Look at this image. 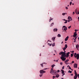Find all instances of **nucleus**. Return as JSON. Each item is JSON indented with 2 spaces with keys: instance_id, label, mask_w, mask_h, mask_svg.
<instances>
[{
  "instance_id": "f257e3e1",
  "label": "nucleus",
  "mask_w": 79,
  "mask_h": 79,
  "mask_svg": "<svg viewBox=\"0 0 79 79\" xmlns=\"http://www.w3.org/2000/svg\"><path fill=\"white\" fill-rule=\"evenodd\" d=\"M46 69H47V68L44 69L43 70H41L40 71V74H43L44 73H45L46 72L45 71H44V70H46Z\"/></svg>"
},
{
  "instance_id": "f03ea898",
  "label": "nucleus",
  "mask_w": 79,
  "mask_h": 79,
  "mask_svg": "<svg viewBox=\"0 0 79 79\" xmlns=\"http://www.w3.org/2000/svg\"><path fill=\"white\" fill-rule=\"evenodd\" d=\"M74 56L75 58H77V60H79V53H74Z\"/></svg>"
},
{
  "instance_id": "7ed1b4c3",
  "label": "nucleus",
  "mask_w": 79,
  "mask_h": 79,
  "mask_svg": "<svg viewBox=\"0 0 79 79\" xmlns=\"http://www.w3.org/2000/svg\"><path fill=\"white\" fill-rule=\"evenodd\" d=\"M60 58L61 59V60H62V61H65L66 59V56H61Z\"/></svg>"
},
{
  "instance_id": "20e7f679",
  "label": "nucleus",
  "mask_w": 79,
  "mask_h": 79,
  "mask_svg": "<svg viewBox=\"0 0 79 79\" xmlns=\"http://www.w3.org/2000/svg\"><path fill=\"white\" fill-rule=\"evenodd\" d=\"M67 48H68V45H67V44H66L65 45V47L62 48L63 49V50L64 51Z\"/></svg>"
},
{
  "instance_id": "39448f33",
  "label": "nucleus",
  "mask_w": 79,
  "mask_h": 79,
  "mask_svg": "<svg viewBox=\"0 0 79 79\" xmlns=\"http://www.w3.org/2000/svg\"><path fill=\"white\" fill-rule=\"evenodd\" d=\"M70 53V52H69L66 53V58H68L69 57V54Z\"/></svg>"
},
{
  "instance_id": "423d86ee",
  "label": "nucleus",
  "mask_w": 79,
  "mask_h": 79,
  "mask_svg": "<svg viewBox=\"0 0 79 79\" xmlns=\"http://www.w3.org/2000/svg\"><path fill=\"white\" fill-rule=\"evenodd\" d=\"M74 68H77V64H74L73 65Z\"/></svg>"
},
{
  "instance_id": "0eeeda50",
  "label": "nucleus",
  "mask_w": 79,
  "mask_h": 79,
  "mask_svg": "<svg viewBox=\"0 0 79 79\" xmlns=\"http://www.w3.org/2000/svg\"><path fill=\"white\" fill-rule=\"evenodd\" d=\"M63 28H64V31H66V30H67V28L66 27V26H63V27L62 29H63Z\"/></svg>"
},
{
  "instance_id": "6e6552de",
  "label": "nucleus",
  "mask_w": 79,
  "mask_h": 79,
  "mask_svg": "<svg viewBox=\"0 0 79 79\" xmlns=\"http://www.w3.org/2000/svg\"><path fill=\"white\" fill-rule=\"evenodd\" d=\"M69 61V60L68 59H67L66 60H65V62H64L65 64H67V65L68 64H69V63H67V62H68V61Z\"/></svg>"
},
{
  "instance_id": "1a4fd4ad",
  "label": "nucleus",
  "mask_w": 79,
  "mask_h": 79,
  "mask_svg": "<svg viewBox=\"0 0 79 79\" xmlns=\"http://www.w3.org/2000/svg\"><path fill=\"white\" fill-rule=\"evenodd\" d=\"M66 56V52H63L62 54L61 55V56Z\"/></svg>"
},
{
  "instance_id": "9d476101",
  "label": "nucleus",
  "mask_w": 79,
  "mask_h": 79,
  "mask_svg": "<svg viewBox=\"0 0 79 79\" xmlns=\"http://www.w3.org/2000/svg\"><path fill=\"white\" fill-rule=\"evenodd\" d=\"M68 19L70 20V21H72V18L70 16H69L68 17Z\"/></svg>"
},
{
  "instance_id": "9b49d317",
  "label": "nucleus",
  "mask_w": 79,
  "mask_h": 79,
  "mask_svg": "<svg viewBox=\"0 0 79 79\" xmlns=\"http://www.w3.org/2000/svg\"><path fill=\"white\" fill-rule=\"evenodd\" d=\"M53 68H52L51 69V70H50V73H53Z\"/></svg>"
},
{
  "instance_id": "f8f14e48",
  "label": "nucleus",
  "mask_w": 79,
  "mask_h": 79,
  "mask_svg": "<svg viewBox=\"0 0 79 79\" xmlns=\"http://www.w3.org/2000/svg\"><path fill=\"white\" fill-rule=\"evenodd\" d=\"M77 34L74 33L73 35V37H76L77 36Z\"/></svg>"
},
{
  "instance_id": "ddd939ff",
  "label": "nucleus",
  "mask_w": 79,
  "mask_h": 79,
  "mask_svg": "<svg viewBox=\"0 0 79 79\" xmlns=\"http://www.w3.org/2000/svg\"><path fill=\"white\" fill-rule=\"evenodd\" d=\"M76 48L77 50H79V44H77L76 46Z\"/></svg>"
},
{
  "instance_id": "4468645a",
  "label": "nucleus",
  "mask_w": 79,
  "mask_h": 79,
  "mask_svg": "<svg viewBox=\"0 0 79 79\" xmlns=\"http://www.w3.org/2000/svg\"><path fill=\"white\" fill-rule=\"evenodd\" d=\"M69 39V36H67L65 39V41H67Z\"/></svg>"
},
{
  "instance_id": "2eb2a0df",
  "label": "nucleus",
  "mask_w": 79,
  "mask_h": 79,
  "mask_svg": "<svg viewBox=\"0 0 79 79\" xmlns=\"http://www.w3.org/2000/svg\"><path fill=\"white\" fill-rule=\"evenodd\" d=\"M62 20H63L64 21H65V22H64V23L65 24H66V23H67V20L65 19H62Z\"/></svg>"
},
{
  "instance_id": "dca6fc26",
  "label": "nucleus",
  "mask_w": 79,
  "mask_h": 79,
  "mask_svg": "<svg viewBox=\"0 0 79 79\" xmlns=\"http://www.w3.org/2000/svg\"><path fill=\"white\" fill-rule=\"evenodd\" d=\"M57 31H58V29L56 28H54L53 29V31H54V32H57Z\"/></svg>"
},
{
  "instance_id": "f3484780",
  "label": "nucleus",
  "mask_w": 79,
  "mask_h": 79,
  "mask_svg": "<svg viewBox=\"0 0 79 79\" xmlns=\"http://www.w3.org/2000/svg\"><path fill=\"white\" fill-rule=\"evenodd\" d=\"M74 73L75 75V76H77V72H76V70H74Z\"/></svg>"
},
{
  "instance_id": "a211bd4d",
  "label": "nucleus",
  "mask_w": 79,
  "mask_h": 79,
  "mask_svg": "<svg viewBox=\"0 0 79 79\" xmlns=\"http://www.w3.org/2000/svg\"><path fill=\"white\" fill-rule=\"evenodd\" d=\"M61 73L62 74H63L64 73V71L63 70L61 69Z\"/></svg>"
},
{
  "instance_id": "6ab92c4d",
  "label": "nucleus",
  "mask_w": 79,
  "mask_h": 79,
  "mask_svg": "<svg viewBox=\"0 0 79 79\" xmlns=\"http://www.w3.org/2000/svg\"><path fill=\"white\" fill-rule=\"evenodd\" d=\"M74 78V79H77V76L75 75Z\"/></svg>"
},
{
  "instance_id": "aec40b11",
  "label": "nucleus",
  "mask_w": 79,
  "mask_h": 79,
  "mask_svg": "<svg viewBox=\"0 0 79 79\" xmlns=\"http://www.w3.org/2000/svg\"><path fill=\"white\" fill-rule=\"evenodd\" d=\"M59 76H60V75H59V74H57L56 76V77H57V78H58V77H59Z\"/></svg>"
},
{
  "instance_id": "412c9836",
  "label": "nucleus",
  "mask_w": 79,
  "mask_h": 79,
  "mask_svg": "<svg viewBox=\"0 0 79 79\" xmlns=\"http://www.w3.org/2000/svg\"><path fill=\"white\" fill-rule=\"evenodd\" d=\"M53 25H54V23H53L50 25V27H52V26H53Z\"/></svg>"
},
{
  "instance_id": "4be33fe9",
  "label": "nucleus",
  "mask_w": 79,
  "mask_h": 79,
  "mask_svg": "<svg viewBox=\"0 0 79 79\" xmlns=\"http://www.w3.org/2000/svg\"><path fill=\"white\" fill-rule=\"evenodd\" d=\"M56 73H57V71L56 70H55L53 71V73H54V74H56Z\"/></svg>"
},
{
  "instance_id": "5701e85b",
  "label": "nucleus",
  "mask_w": 79,
  "mask_h": 79,
  "mask_svg": "<svg viewBox=\"0 0 79 79\" xmlns=\"http://www.w3.org/2000/svg\"><path fill=\"white\" fill-rule=\"evenodd\" d=\"M57 37H61V35H60V34H58L57 35Z\"/></svg>"
},
{
  "instance_id": "b1692460",
  "label": "nucleus",
  "mask_w": 79,
  "mask_h": 79,
  "mask_svg": "<svg viewBox=\"0 0 79 79\" xmlns=\"http://www.w3.org/2000/svg\"><path fill=\"white\" fill-rule=\"evenodd\" d=\"M52 40H55V37H53L52 38Z\"/></svg>"
},
{
  "instance_id": "393cba45",
  "label": "nucleus",
  "mask_w": 79,
  "mask_h": 79,
  "mask_svg": "<svg viewBox=\"0 0 79 79\" xmlns=\"http://www.w3.org/2000/svg\"><path fill=\"white\" fill-rule=\"evenodd\" d=\"M63 53V52H61L59 53V55H62Z\"/></svg>"
},
{
  "instance_id": "a878e982",
  "label": "nucleus",
  "mask_w": 79,
  "mask_h": 79,
  "mask_svg": "<svg viewBox=\"0 0 79 79\" xmlns=\"http://www.w3.org/2000/svg\"><path fill=\"white\" fill-rule=\"evenodd\" d=\"M75 12L76 14H77V9H76L75 11Z\"/></svg>"
},
{
  "instance_id": "bb28decb",
  "label": "nucleus",
  "mask_w": 79,
  "mask_h": 79,
  "mask_svg": "<svg viewBox=\"0 0 79 79\" xmlns=\"http://www.w3.org/2000/svg\"><path fill=\"white\" fill-rule=\"evenodd\" d=\"M67 67H69V69H71V67H70V66H69V65H68L67 66Z\"/></svg>"
},
{
  "instance_id": "cd10ccee",
  "label": "nucleus",
  "mask_w": 79,
  "mask_h": 79,
  "mask_svg": "<svg viewBox=\"0 0 79 79\" xmlns=\"http://www.w3.org/2000/svg\"><path fill=\"white\" fill-rule=\"evenodd\" d=\"M43 76V74H40V76L41 77L42 76Z\"/></svg>"
},
{
  "instance_id": "c85d7f7f",
  "label": "nucleus",
  "mask_w": 79,
  "mask_h": 79,
  "mask_svg": "<svg viewBox=\"0 0 79 79\" xmlns=\"http://www.w3.org/2000/svg\"><path fill=\"white\" fill-rule=\"evenodd\" d=\"M55 66V65L53 64L51 66V67H52V68H53L54 66Z\"/></svg>"
},
{
  "instance_id": "c756f323",
  "label": "nucleus",
  "mask_w": 79,
  "mask_h": 79,
  "mask_svg": "<svg viewBox=\"0 0 79 79\" xmlns=\"http://www.w3.org/2000/svg\"><path fill=\"white\" fill-rule=\"evenodd\" d=\"M68 73H72V71H70V70L69 71Z\"/></svg>"
},
{
  "instance_id": "7c9ffc66",
  "label": "nucleus",
  "mask_w": 79,
  "mask_h": 79,
  "mask_svg": "<svg viewBox=\"0 0 79 79\" xmlns=\"http://www.w3.org/2000/svg\"><path fill=\"white\" fill-rule=\"evenodd\" d=\"M77 37H76L75 39L73 38V39H74V40H76V39H77Z\"/></svg>"
},
{
  "instance_id": "2f4dec72",
  "label": "nucleus",
  "mask_w": 79,
  "mask_h": 79,
  "mask_svg": "<svg viewBox=\"0 0 79 79\" xmlns=\"http://www.w3.org/2000/svg\"><path fill=\"white\" fill-rule=\"evenodd\" d=\"M71 57H73V54L72 53L71 54Z\"/></svg>"
},
{
  "instance_id": "473e14b6",
  "label": "nucleus",
  "mask_w": 79,
  "mask_h": 79,
  "mask_svg": "<svg viewBox=\"0 0 79 79\" xmlns=\"http://www.w3.org/2000/svg\"><path fill=\"white\" fill-rule=\"evenodd\" d=\"M40 65L42 67H44V65H43V64H41Z\"/></svg>"
},
{
  "instance_id": "72a5a7b5",
  "label": "nucleus",
  "mask_w": 79,
  "mask_h": 79,
  "mask_svg": "<svg viewBox=\"0 0 79 79\" xmlns=\"http://www.w3.org/2000/svg\"><path fill=\"white\" fill-rule=\"evenodd\" d=\"M62 15H63V16H64V15H65V13H63L62 14Z\"/></svg>"
},
{
  "instance_id": "f704fd0d",
  "label": "nucleus",
  "mask_w": 79,
  "mask_h": 79,
  "mask_svg": "<svg viewBox=\"0 0 79 79\" xmlns=\"http://www.w3.org/2000/svg\"><path fill=\"white\" fill-rule=\"evenodd\" d=\"M60 64L61 65H63V63L62 62H60Z\"/></svg>"
},
{
  "instance_id": "c9c22d12",
  "label": "nucleus",
  "mask_w": 79,
  "mask_h": 79,
  "mask_svg": "<svg viewBox=\"0 0 79 79\" xmlns=\"http://www.w3.org/2000/svg\"><path fill=\"white\" fill-rule=\"evenodd\" d=\"M62 76H63L64 75H65V73H62Z\"/></svg>"
},
{
  "instance_id": "e433bc0d",
  "label": "nucleus",
  "mask_w": 79,
  "mask_h": 79,
  "mask_svg": "<svg viewBox=\"0 0 79 79\" xmlns=\"http://www.w3.org/2000/svg\"><path fill=\"white\" fill-rule=\"evenodd\" d=\"M48 45H50L49 46H52V44H50L49 43H48Z\"/></svg>"
},
{
  "instance_id": "4c0bfd02",
  "label": "nucleus",
  "mask_w": 79,
  "mask_h": 79,
  "mask_svg": "<svg viewBox=\"0 0 79 79\" xmlns=\"http://www.w3.org/2000/svg\"><path fill=\"white\" fill-rule=\"evenodd\" d=\"M52 47H54V46H55V43H53L52 44Z\"/></svg>"
},
{
  "instance_id": "58836bf2",
  "label": "nucleus",
  "mask_w": 79,
  "mask_h": 79,
  "mask_svg": "<svg viewBox=\"0 0 79 79\" xmlns=\"http://www.w3.org/2000/svg\"><path fill=\"white\" fill-rule=\"evenodd\" d=\"M71 26H70L69 27H68L69 29V28H71Z\"/></svg>"
},
{
  "instance_id": "ea45409f",
  "label": "nucleus",
  "mask_w": 79,
  "mask_h": 79,
  "mask_svg": "<svg viewBox=\"0 0 79 79\" xmlns=\"http://www.w3.org/2000/svg\"><path fill=\"white\" fill-rule=\"evenodd\" d=\"M64 66L62 67V69H64Z\"/></svg>"
},
{
  "instance_id": "a19ab883",
  "label": "nucleus",
  "mask_w": 79,
  "mask_h": 79,
  "mask_svg": "<svg viewBox=\"0 0 79 79\" xmlns=\"http://www.w3.org/2000/svg\"><path fill=\"white\" fill-rule=\"evenodd\" d=\"M71 4H72V2H70V5H71Z\"/></svg>"
},
{
  "instance_id": "79ce46f5",
  "label": "nucleus",
  "mask_w": 79,
  "mask_h": 79,
  "mask_svg": "<svg viewBox=\"0 0 79 79\" xmlns=\"http://www.w3.org/2000/svg\"><path fill=\"white\" fill-rule=\"evenodd\" d=\"M54 61H56V62H58V60H54Z\"/></svg>"
},
{
  "instance_id": "37998d69",
  "label": "nucleus",
  "mask_w": 79,
  "mask_h": 79,
  "mask_svg": "<svg viewBox=\"0 0 79 79\" xmlns=\"http://www.w3.org/2000/svg\"><path fill=\"white\" fill-rule=\"evenodd\" d=\"M54 78H55V76H53V79H54Z\"/></svg>"
},
{
  "instance_id": "c03bdc74",
  "label": "nucleus",
  "mask_w": 79,
  "mask_h": 79,
  "mask_svg": "<svg viewBox=\"0 0 79 79\" xmlns=\"http://www.w3.org/2000/svg\"><path fill=\"white\" fill-rule=\"evenodd\" d=\"M42 64H47V63H45V62H43V63Z\"/></svg>"
},
{
  "instance_id": "a18cd8bd",
  "label": "nucleus",
  "mask_w": 79,
  "mask_h": 79,
  "mask_svg": "<svg viewBox=\"0 0 79 79\" xmlns=\"http://www.w3.org/2000/svg\"><path fill=\"white\" fill-rule=\"evenodd\" d=\"M74 63V61H73L72 62V63Z\"/></svg>"
},
{
  "instance_id": "49530a36",
  "label": "nucleus",
  "mask_w": 79,
  "mask_h": 79,
  "mask_svg": "<svg viewBox=\"0 0 79 79\" xmlns=\"http://www.w3.org/2000/svg\"><path fill=\"white\" fill-rule=\"evenodd\" d=\"M77 76H78V78H79V74H77Z\"/></svg>"
},
{
  "instance_id": "de8ad7c7",
  "label": "nucleus",
  "mask_w": 79,
  "mask_h": 79,
  "mask_svg": "<svg viewBox=\"0 0 79 79\" xmlns=\"http://www.w3.org/2000/svg\"><path fill=\"white\" fill-rule=\"evenodd\" d=\"M65 8L66 9V10H68V7H65Z\"/></svg>"
},
{
  "instance_id": "09e8293b",
  "label": "nucleus",
  "mask_w": 79,
  "mask_h": 79,
  "mask_svg": "<svg viewBox=\"0 0 79 79\" xmlns=\"http://www.w3.org/2000/svg\"><path fill=\"white\" fill-rule=\"evenodd\" d=\"M59 72H60V70H57V73H59Z\"/></svg>"
},
{
  "instance_id": "8fccbe9b",
  "label": "nucleus",
  "mask_w": 79,
  "mask_h": 79,
  "mask_svg": "<svg viewBox=\"0 0 79 79\" xmlns=\"http://www.w3.org/2000/svg\"><path fill=\"white\" fill-rule=\"evenodd\" d=\"M77 31H75V32L74 33V34H77Z\"/></svg>"
},
{
  "instance_id": "3c124183",
  "label": "nucleus",
  "mask_w": 79,
  "mask_h": 79,
  "mask_svg": "<svg viewBox=\"0 0 79 79\" xmlns=\"http://www.w3.org/2000/svg\"><path fill=\"white\" fill-rule=\"evenodd\" d=\"M77 30L76 29L75 30V32H77Z\"/></svg>"
},
{
  "instance_id": "603ef678",
  "label": "nucleus",
  "mask_w": 79,
  "mask_h": 79,
  "mask_svg": "<svg viewBox=\"0 0 79 79\" xmlns=\"http://www.w3.org/2000/svg\"><path fill=\"white\" fill-rule=\"evenodd\" d=\"M67 22H69V21H70V20H67Z\"/></svg>"
},
{
  "instance_id": "864d4df0",
  "label": "nucleus",
  "mask_w": 79,
  "mask_h": 79,
  "mask_svg": "<svg viewBox=\"0 0 79 79\" xmlns=\"http://www.w3.org/2000/svg\"><path fill=\"white\" fill-rule=\"evenodd\" d=\"M73 15H74V14H75V13L74 12H73Z\"/></svg>"
},
{
  "instance_id": "5fc2aeb1",
  "label": "nucleus",
  "mask_w": 79,
  "mask_h": 79,
  "mask_svg": "<svg viewBox=\"0 0 79 79\" xmlns=\"http://www.w3.org/2000/svg\"><path fill=\"white\" fill-rule=\"evenodd\" d=\"M78 21H79V17H78Z\"/></svg>"
},
{
  "instance_id": "6e6d98bb",
  "label": "nucleus",
  "mask_w": 79,
  "mask_h": 79,
  "mask_svg": "<svg viewBox=\"0 0 79 79\" xmlns=\"http://www.w3.org/2000/svg\"><path fill=\"white\" fill-rule=\"evenodd\" d=\"M77 15H79V11L78 12L77 14Z\"/></svg>"
},
{
  "instance_id": "4d7b16f0",
  "label": "nucleus",
  "mask_w": 79,
  "mask_h": 79,
  "mask_svg": "<svg viewBox=\"0 0 79 79\" xmlns=\"http://www.w3.org/2000/svg\"><path fill=\"white\" fill-rule=\"evenodd\" d=\"M51 18V19H50L51 20H51H52V18Z\"/></svg>"
},
{
  "instance_id": "13d9d810",
  "label": "nucleus",
  "mask_w": 79,
  "mask_h": 79,
  "mask_svg": "<svg viewBox=\"0 0 79 79\" xmlns=\"http://www.w3.org/2000/svg\"><path fill=\"white\" fill-rule=\"evenodd\" d=\"M74 40V42H76V40Z\"/></svg>"
},
{
  "instance_id": "bf43d9fd",
  "label": "nucleus",
  "mask_w": 79,
  "mask_h": 79,
  "mask_svg": "<svg viewBox=\"0 0 79 79\" xmlns=\"http://www.w3.org/2000/svg\"><path fill=\"white\" fill-rule=\"evenodd\" d=\"M73 74H71V76H73Z\"/></svg>"
},
{
  "instance_id": "052dcab7",
  "label": "nucleus",
  "mask_w": 79,
  "mask_h": 79,
  "mask_svg": "<svg viewBox=\"0 0 79 79\" xmlns=\"http://www.w3.org/2000/svg\"><path fill=\"white\" fill-rule=\"evenodd\" d=\"M49 20H50L49 21V22H51V20H50V19Z\"/></svg>"
},
{
  "instance_id": "680f3d73",
  "label": "nucleus",
  "mask_w": 79,
  "mask_h": 79,
  "mask_svg": "<svg viewBox=\"0 0 79 79\" xmlns=\"http://www.w3.org/2000/svg\"><path fill=\"white\" fill-rule=\"evenodd\" d=\"M74 5V4L73 3H72V5Z\"/></svg>"
},
{
  "instance_id": "e2e57ef3",
  "label": "nucleus",
  "mask_w": 79,
  "mask_h": 79,
  "mask_svg": "<svg viewBox=\"0 0 79 79\" xmlns=\"http://www.w3.org/2000/svg\"><path fill=\"white\" fill-rule=\"evenodd\" d=\"M73 52H74V51H72V53H73Z\"/></svg>"
},
{
  "instance_id": "0e129e2a",
  "label": "nucleus",
  "mask_w": 79,
  "mask_h": 79,
  "mask_svg": "<svg viewBox=\"0 0 79 79\" xmlns=\"http://www.w3.org/2000/svg\"><path fill=\"white\" fill-rule=\"evenodd\" d=\"M71 69V70H72V71H73V69Z\"/></svg>"
},
{
  "instance_id": "69168bd1",
  "label": "nucleus",
  "mask_w": 79,
  "mask_h": 79,
  "mask_svg": "<svg viewBox=\"0 0 79 79\" xmlns=\"http://www.w3.org/2000/svg\"><path fill=\"white\" fill-rule=\"evenodd\" d=\"M63 43V42H62V43H61V44H62V43Z\"/></svg>"
},
{
  "instance_id": "338daca9",
  "label": "nucleus",
  "mask_w": 79,
  "mask_h": 79,
  "mask_svg": "<svg viewBox=\"0 0 79 79\" xmlns=\"http://www.w3.org/2000/svg\"><path fill=\"white\" fill-rule=\"evenodd\" d=\"M40 56H41V54H40Z\"/></svg>"
},
{
  "instance_id": "774afa93",
  "label": "nucleus",
  "mask_w": 79,
  "mask_h": 79,
  "mask_svg": "<svg viewBox=\"0 0 79 79\" xmlns=\"http://www.w3.org/2000/svg\"><path fill=\"white\" fill-rule=\"evenodd\" d=\"M61 79H64V78H61Z\"/></svg>"
}]
</instances>
